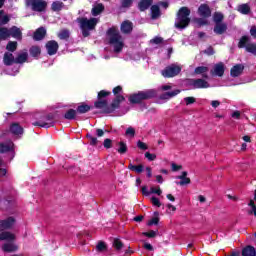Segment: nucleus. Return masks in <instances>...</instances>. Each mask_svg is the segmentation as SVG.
Listing matches in <instances>:
<instances>
[{
    "label": "nucleus",
    "mask_w": 256,
    "mask_h": 256,
    "mask_svg": "<svg viewBox=\"0 0 256 256\" xmlns=\"http://www.w3.org/2000/svg\"><path fill=\"white\" fill-rule=\"evenodd\" d=\"M213 19L216 22V25L221 24V22L223 21V15L219 12H216L213 16Z\"/></svg>",
    "instance_id": "46"
},
{
    "label": "nucleus",
    "mask_w": 256,
    "mask_h": 256,
    "mask_svg": "<svg viewBox=\"0 0 256 256\" xmlns=\"http://www.w3.org/2000/svg\"><path fill=\"white\" fill-rule=\"evenodd\" d=\"M10 132L16 136L23 135V128L18 123H14L10 126Z\"/></svg>",
    "instance_id": "19"
},
{
    "label": "nucleus",
    "mask_w": 256,
    "mask_h": 256,
    "mask_svg": "<svg viewBox=\"0 0 256 256\" xmlns=\"http://www.w3.org/2000/svg\"><path fill=\"white\" fill-rule=\"evenodd\" d=\"M122 101H125V98L123 96H117L112 103V108L117 109V107H119V103H121Z\"/></svg>",
    "instance_id": "37"
},
{
    "label": "nucleus",
    "mask_w": 256,
    "mask_h": 256,
    "mask_svg": "<svg viewBox=\"0 0 256 256\" xmlns=\"http://www.w3.org/2000/svg\"><path fill=\"white\" fill-rule=\"evenodd\" d=\"M171 169H172V171H181V169H183V166L172 163Z\"/></svg>",
    "instance_id": "58"
},
{
    "label": "nucleus",
    "mask_w": 256,
    "mask_h": 256,
    "mask_svg": "<svg viewBox=\"0 0 256 256\" xmlns=\"http://www.w3.org/2000/svg\"><path fill=\"white\" fill-rule=\"evenodd\" d=\"M137 147L140 148L142 151H147V149H149L147 147V144H145V142H141V140L137 142Z\"/></svg>",
    "instance_id": "52"
},
{
    "label": "nucleus",
    "mask_w": 256,
    "mask_h": 256,
    "mask_svg": "<svg viewBox=\"0 0 256 256\" xmlns=\"http://www.w3.org/2000/svg\"><path fill=\"white\" fill-rule=\"evenodd\" d=\"M225 73V64L222 62L214 65L213 69L211 70V75H214L215 77H223Z\"/></svg>",
    "instance_id": "11"
},
{
    "label": "nucleus",
    "mask_w": 256,
    "mask_h": 256,
    "mask_svg": "<svg viewBox=\"0 0 256 256\" xmlns=\"http://www.w3.org/2000/svg\"><path fill=\"white\" fill-rule=\"evenodd\" d=\"M103 11H105V6H103L101 3H98L93 5L91 13L93 17H97V15H101Z\"/></svg>",
    "instance_id": "18"
},
{
    "label": "nucleus",
    "mask_w": 256,
    "mask_h": 256,
    "mask_svg": "<svg viewBox=\"0 0 256 256\" xmlns=\"http://www.w3.org/2000/svg\"><path fill=\"white\" fill-rule=\"evenodd\" d=\"M59 39H69V30H62L58 34Z\"/></svg>",
    "instance_id": "49"
},
{
    "label": "nucleus",
    "mask_w": 256,
    "mask_h": 256,
    "mask_svg": "<svg viewBox=\"0 0 256 256\" xmlns=\"http://www.w3.org/2000/svg\"><path fill=\"white\" fill-rule=\"evenodd\" d=\"M153 0H141L138 4L140 11H145L151 7Z\"/></svg>",
    "instance_id": "22"
},
{
    "label": "nucleus",
    "mask_w": 256,
    "mask_h": 256,
    "mask_svg": "<svg viewBox=\"0 0 256 256\" xmlns=\"http://www.w3.org/2000/svg\"><path fill=\"white\" fill-rule=\"evenodd\" d=\"M145 157L146 159H148V161H155V159H157V155L146 152L145 153Z\"/></svg>",
    "instance_id": "54"
},
{
    "label": "nucleus",
    "mask_w": 256,
    "mask_h": 256,
    "mask_svg": "<svg viewBox=\"0 0 256 256\" xmlns=\"http://www.w3.org/2000/svg\"><path fill=\"white\" fill-rule=\"evenodd\" d=\"M26 7H31L32 11H37L39 13L47 9V2L44 0H25Z\"/></svg>",
    "instance_id": "7"
},
{
    "label": "nucleus",
    "mask_w": 256,
    "mask_h": 256,
    "mask_svg": "<svg viewBox=\"0 0 256 256\" xmlns=\"http://www.w3.org/2000/svg\"><path fill=\"white\" fill-rule=\"evenodd\" d=\"M13 142L0 143V153H9L10 159L15 157V152L13 151Z\"/></svg>",
    "instance_id": "9"
},
{
    "label": "nucleus",
    "mask_w": 256,
    "mask_h": 256,
    "mask_svg": "<svg viewBox=\"0 0 256 256\" xmlns=\"http://www.w3.org/2000/svg\"><path fill=\"white\" fill-rule=\"evenodd\" d=\"M151 17L152 19H159V17H161V10H159V6L153 5L151 7Z\"/></svg>",
    "instance_id": "24"
},
{
    "label": "nucleus",
    "mask_w": 256,
    "mask_h": 256,
    "mask_svg": "<svg viewBox=\"0 0 256 256\" xmlns=\"http://www.w3.org/2000/svg\"><path fill=\"white\" fill-rule=\"evenodd\" d=\"M30 55H32V57H39V55H41V48L39 46H32L30 48Z\"/></svg>",
    "instance_id": "30"
},
{
    "label": "nucleus",
    "mask_w": 256,
    "mask_h": 256,
    "mask_svg": "<svg viewBox=\"0 0 256 256\" xmlns=\"http://www.w3.org/2000/svg\"><path fill=\"white\" fill-rule=\"evenodd\" d=\"M27 57H29L27 52L20 53L16 58V63H25V61H27Z\"/></svg>",
    "instance_id": "32"
},
{
    "label": "nucleus",
    "mask_w": 256,
    "mask_h": 256,
    "mask_svg": "<svg viewBox=\"0 0 256 256\" xmlns=\"http://www.w3.org/2000/svg\"><path fill=\"white\" fill-rule=\"evenodd\" d=\"M7 51H16L17 50V42L10 41L6 46Z\"/></svg>",
    "instance_id": "42"
},
{
    "label": "nucleus",
    "mask_w": 256,
    "mask_h": 256,
    "mask_svg": "<svg viewBox=\"0 0 256 256\" xmlns=\"http://www.w3.org/2000/svg\"><path fill=\"white\" fill-rule=\"evenodd\" d=\"M219 105H221V102L219 100L211 101V106L213 107V109H217V107H219Z\"/></svg>",
    "instance_id": "64"
},
{
    "label": "nucleus",
    "mask_w": 256,
    "mask_h": 256,
    "mask_svg": "<svg viewBox=\"0 0 256 256\" xmlns=\"http://www.w3.org/2000/svg\"><path fill=\"white\" fill-rule=\"evenodd\" d=\"M231 117L233 118V119H241V112H239V111H234L232 114H231Z\"/></svg>",
    "instance_id": "60"
},
{
    "label": "nucleus",
    "mask_w": 256,
    "mask_h": 256,
    "mask_svg": "<svg viewBox=\"0 0 256 256\" xmlns=\"http://www.w3.org/2000/svg\"><path fill=\"white\" fill-rule=\"evenodd\" d=\"M190 85L193 87V89H209V87H211L209 82L203 79H193L190 81Z\"/></svg>",
    "instance_id": "10"
},
{
    "label": "nucleus",
    "mask_w": 256,
    "mask_h": 256,
    "mask_svg": "<svg viewBox=\"0 0 256 256\" xmlns=\"http://www.w3.org/2000/svg\"><path fill=\"white\" fill-rule=\"evenodd\" d=\"M132 3H133V0H122L123 7H131Z\"/></svg>",
    "instance_id": "62"
},
{
    "label": "nucleus",
    "mask_w": 256,
    "mask_h": 256,
    "mask_svg": "<svg viewBox=\"0 0 256 256\" xmlns=\"http://www.w3.org/2000/svg\"><path fill=\"white\" fill-rule=\"evenodd\" d=\"M248 205L250 207L249 215H254V217H256V205H255V202H253V200H250Z\"/></svg>",
    "instance_id": "39"
},
{
    "label": "nucleus",
    "mask_w": 256,
    "mask_h": 256,
    "mask_svg": "<svg viewBox=\"0 0 256 256\" xmlns=\"http://www.w3.org/2000/svg\"><path fill=\"white\" fill-rule=\"evenodd\" d=\"M108 39L114 53H121V51H123L125 42L123 41V37L117 28H110L108 30Z\"/></svg>",
    "instance_id": "2"
},
{
    "label": "nucleus",
    "mask_w": 256,
    "mask_h": 256,
    "mask_svg": "<svg viewBox=\"0 0 256 256\" xmlns=\"http://www.w3.org/2000/svg\"><path fill=\"white\" fill-rule=\"evenodd\" d=\"M155 95H157L155 90L141 91L130 95L129 101L130 103H141V101H145V99H151L152 97H155Z\"/></svg>",
    "instance_id": "5"
},
{
    "label": "nucleus",
    "mask_w": 256,
    "mask_h": 256,
    "mask_svg": "<svg viewBox=\"0 0 256 256\" xmlns=\"http://www.w3.org/2000/svg\"><path fill=\"white\" fill-rule=\"evenodd\" d=\"M195 101H196L195 97L184 98V102L186 105H193V103H195Z\"/></svg>",
    "instance_id": "53"
},
{
    "label": "nucleus",
    "mask_w": 256,
    "mask_h": 256,
    "mask_svg": "<svg viewBox=\"0 0 256 256\" xmlns=\"http://www.w3.org/2000/svg\"><path fill=\"white\" fill-rule=\"evenodd\" d=\"M190 15L191 10H189V8H180L174 24L176 29H185L186 27H188L189 23H191V18H189Z\"/></svg>",
    "instance_id": "4"
},
{
    "label": "nucleus",
    "mask_w": 256,
    "mask_h": 256,
    "mask_svg": "<svg viewBox=\"0 0 256 256\" xmlns=\"http://www.w3.org/2000/svg\"><path fill=\"white\" fill-rule=\"evenodd\" d=\"M242 255L243 256H255L256 255V250L252 246H247L246 248L243 249Z\"/></svg>",
    "instance_id": "25"
},
{
    "label": "nucleus",
    "mask_w": 256,
    "mask_h": 256,
    "mask_svg": "<svg viewBox=\"0 0 256 256\" xmlns=\"http://www.w3.org/2000/svg\"><path fill=\"white\" fill-rule=\"evenodd\" d=\"M179 93H181V90L179 89L173 90L172 92H168L164 94L162 96V99H171L172 97H176V95H179Z\"/></svg>",
    "instance_id": "29"
},
{
    "label": "nucleus",
    "mask_w": 256,
    "mask_h": 256,
    "mask_svg": "<svg viewBox=\"0 0 256 256\" xmlns=\"http://www.w3.org/2000/svg\"><path fill=\"white\" fill-rule=\"evenodd\" d=\"M166 207H167L166 213L168 215H174L175 211H177V207L173 206L172 204H167Z\"/></svg>",
    "instance_id": "45"
},
{
    "label": "nucleus",
    "mask_w": 256,
    "mask_h": 256,
    "mask_svg": "<svg viewBox=\"0 0 256 256\" xmlns=\"http://www.w3.org/2000/svg\"><path fill=\"white\" fill-rule=\"evenodd\" d=\"M90 109H91V107H89V105L82 104V105L78 106L77 111H78V113H87V111H89Z\"/></svg>",
    "instance_id": "43"
},
{
    "label": "nucleus",
    "mask_w": 256,
    "mask_h": 256,
    "mask_svg": "<svg viewBox=\"0 0 256 256\" xmlns=\"http://www.w3.org/2000/svg\"><path fill=\"white\" fill-rule=\"evenodd\" d=\"M238 47L240 49L245 48L248 53L256 55V44L251 43L249 36H243L238 43Z\"/></svg>",
    "instance_id": "6"
},
{
    "label": "nucleus",
    "mask_w": 256,
    "mask_h": 256,
    "mask_svg": "<svg viewBox=\"0 0 256 256\" xmlns=\"http://www.w3.org/2000/svg\"><path fill=\"white\" fill-rule=\"evenodd\" d=\"M9 21V15H6L3 11H0V25H7Z\"/></svg>",
    "instance_id": "31"
},
{
    "label": "nucleus",
    "mask_w": 256,
    "mask_h": 256,
    "mask_svg": "<svg viewBox=\"0 0 256 256\" xmlns=\"http://www.w3.org/2000/svg\"><path fill=\"white\" fill-rule=\"evenodd\" d=\"M207 71H209L208 67L205 66H199L194 70V73L196 75H203L204 73H207Z\"/></svg>",
    "instance_id": "34"
},
{
    "label": "nucleus",
    "mask_w": 256,
    "mask_h": 256,
    "mask_svg": "<svg viewBox=\"0 0 256 256\" xmlns=\"http://www.w3.org/2000/svg\"><path fill=\"white\" fill-rule=\"evenodd\" d=\"M88 139H90L91 145H97V138L87 134Z\"/></svg>",
    "instance_id": "61"
},
{
    "label": "nucleus",
    "mask_w": 256,
    "mask_h": 256,
    "mask_svg": "<svg viewBox=\"0 0 256 256\" xmlns=\"http://www.w3.org/2000/svg\"><path fill=\"white\" fill-rule=\"evenodd\" d=\"M33 125H34L35 127H45V128H48V127H49V124H48V123H45V122H42V121L34 122Z\"/></svg>",
    "instance_id": "55"
},
{
    "label": "nucleus",
    "mask_w": 256,
    "mask_h": 256,
    "mask_svg": "<svg viewBox=\"0 0 256 256\" xmlns=\"http://www.w3.org/2000/svg\"><path fill=\"white\" fill-rule=\"evenodd\" d=\"M161 73L166 78L176 77V75H179V73H181V66L177 64H172L162 70Z\"/></svg>",
    "instance_id": "8"
},
{
    "label": "nucleus",
    "mask_w": 256,
    "mask_h": 256,
    "mask_svg": "<svg viewBox=\"0 0 256 256\" xmlns=\"http://www.w3.org/2000/svg\"><path fill=\"white\" fill-rule=\"evenodd\" d=\"M107 95H111V92H107L105 90H102L98 93V99H101L102 97H107Z\"/></svg>",
    "instance_id": "59"
},
{
    "label": "nucleus",
    "mask_w": 256,
    "mask_h": 256,
    "mask_svg": "<svg viewBox=\"0 0 256 256\" xmlns=\"http://www.w3.org/2000/svg\"><path fill=\"white\" fill-rule=\"evenodd\" d=\"M7 175V169L5 168V162L0 158V177H5Z\"/></svg>",
    "instance_id": "35"
},
{
    "label": "nucleus",
    "mask_w": 256,
    "mask_h": 256,
    "mask_svg": "<svg viewBox=\"0 0 256 256\" xmlns=\"http://www.w3.org/2000/svg\"><path fill=\"white\" fill-rule=\"evenodd\" d=\"M106 249L107 245L105 244V242H98L96 246V251H98V253H103V251H106Z\"/></svg>",
    "instance_id": "40"
},
{
    "label": "nucleus",
    "mask_w": 256,
    "mask_h": 256,
    "mask_svg": "<svg viewBox=\"0 0 256 256\" xmlns=\"http://www.w3.org/2000/svg\"><path fill=\"white\" fill-rule=\"evenodd\" d=\"M120 30L124 34L131 33V31H133V23L129 20L122 22V24L120 26Z\"/></svg>",
    "instance_id": "16"
},
{
    "label": "nucleus",
    "mask_w": 256,
    "mask_h": 256,
    "mask_svg": "<svg viewBox=\"0 0 256 256\" xmlns=\"http://www.w3.org/2000/svg\"><path fill=\"white\" fill-rule=\"evenodd\" d=\"M106 107H107V101L105 100H99L98 102L95 103L96 109H105Z\"/></svg>",
    "instance_id": "44"
},
{
    "label": "nucleus",
    "mask_w": 256,
    "mask_h": 256,
    "mask_svg": "<svg viewBox=\"0 0 256 256\" xmlns=\"http://www.w3.org/2000/svg\"><path fill=\"white\" fill-rule=\"evenodd\" d=\"M189 183H191V179L187 178V176L182 179V181L177 182V185H189Z\"/></svg>",
    "instance_id": "57"
},
{
    "label": "nucleus",
    "mask_w": 256,
    "mask_h": 256,
    "mask_svg": "<svg viewBox=\"0 0 256 256\" xmlns=\"http://www.w3.org/2000/svg\"><path fill=\"white\" fill-rule=\"evenodd\" d=\"M198 15L203 17V19L211 17V8H209V5L201 4L198 8Z\"/></svg>",
    "instance_id": "12"
},
{
    "label": "nucleus",
    "mask_w": 256,
    "mask_h": 256,
    "mask_svg": "<svg viewBox=\"0 0 256 256\" xmlns=\"http://www.w3.org/2000/svg\"><path fill=\"white\" fill-rule=\"evenodd\" d=\"M63 7H64L63 2L56 1V2H53L52 4L53 11H61Z\"/></svg>",
    "instance_id": "38"
},
{
    "label": "nucleus",
    "mask_w": 256,
    "mask_h": 256,
    "mask_svg": "<svg viewBox=\"0 0 256 256\" xmlns=\"http://www.w3.org/2000/svg\"><path fill=\"white\" fill-rule=\"evenodd\" d=\"M151 194H155V195L161 196V195L163 194V191L161 190L160 187H157V188L151 187V188H150V195H151Z\"/></svg>",
    "instance_id": "48"
},
{
    "label": "nucleus",
    "mask_w": 256,
    "mask_h": 256,
    "mask_svg": "<svg viewBox=\"0 0 256 256\" xmlns=\"http://www.w3.org/2000/svg\"><path fill=\"white\" fill-rule=\"evenodd\" d=\"M111 139H109V138H107V139H105L104 140V147L106 148V149H111Z\"/></svg>",
    "instance_id": "63"
},
{
    "label": "nucleus",
    "mask_w": 256,
    "mask_h": 256,
    "mask_svg": "<svg viewBox=\"0 0 256 256\" xmlns=\"http://www.w3.org/2000/svg\"><path fill=\"white\" fill-rule=\"evenodd\" d=\"M75 115H77V112L73 109H70L66 112V114L64 115L65 119H75Z\"/></svg>",
    "instance_id": "36"
},
{
    "label": "nucleus",
    "mask_w": 256,
    "mask_h": 256,
    "mask_svg": "<svg viewBox=\"0 0 256 256\" xmlns=\"http://www.w3.org/2000/svg\"><path fill=\"white\" fill-rule=\"evenodd\" d=\"M46 33H47V30H45V28L37 29L36 32L34 33L35 41H41V39L45 37Z\"/></svg>",
    "instance_id": "21"
},
{
    "label": "nucleus",
    "mask_w": 256,
    "mask_h": 256,
    "mask_svg": "<svg viewBox=\"0 0 256 256\" xmlns=\"http://www.w3.org/2000/svg\"><path fill=\"white\" fill-rule=\"evenodd\" d=\"M6 39H9V29L0 27V40L5 41Z\"/></svg>",
    "instance_id": "27"
},
{
    "label": "nucleus",
    "mask_w": 256,
    "mask_h": 256,
    "mask_svg": "<svg viewBox=\"0 0 256 256\" xmlns=\"http://www.w3.org/2000/svg\"><path fill=\"white\" fill-rule=\"evenodd\" d=\"M119 148L117 149L118 153H120V155H124V153H127V144H125L124 142H119L118 143Z\"/></svg>",
    "instance_id": "33"
},
{
    "label": "nucleus",
    "mask_w": 256,
    "mask_h": 256,
    "mask_svg": "<svg viewBox=\"0 0 256 256\" xmlns=\"http://www.w3.org/2000/svg\"><path fill=\"white\" fill-rule=\"evenodd\" d=\"M159 224V216L153 217L149 222L148 225L151 227V225H158Z\"/></svg>",
    "instance_id": "56"
},
{
    "label": "nucleus",
    "mask_w": 256,
    "mask_h": 256,
    "mask_svg": "<svg viewBox=\"0 0 256 256\" xmlns=\"http://www.w3.org/2000/svg\"><path fill=\"white\" fill-rule=\"evenodd\" d=\"M99 18L96 17H79L76 22L78 23L83 37H89L91 35V31H95L97 24L99 23Z\"/></svg>",
    "instance_id": "1"
},
{
    "label": "nucleus",
    "mask_w": 256,
    "mask_h": 256,
    "mask_svg": "<svg viewBox=\"0 0 256 256\" xmlns=\"http://www.w3.org/2000/svg\"><path fill=\"white\" fill-rule=\"evenodd\" d=\"M238 11L242 15H249V13H251V7L249 4H241L238 6Z\"/></svg>",
    "instance_id": "23"
},
{
    "label": "nucleus",
    "mask_w": 256,
    "mask_h": 256,
    "mask_svg": "<svg viewBox=\"0 0 256 256\" xmlns=\"http://www.w3.org/2000/svg\"><path fill=\"white\" fill-rule=\"evenodd\" d=\"M4 65H13L16 63V59L11 52H6L3 58Z\"/></svg>",
    "instance_id": "20"
},
{
    "label": "nucleus",
    "mask_w": 256,
    "mask_h": 256,
    "mask_svg": "<svg viewBox=\"0 0 256 256\" xmlns=\"http://www.w3.org/2000/svg\"><path fill=\"white\" fill-rule=\"evenodd\" d=\"M9 31V37H13L14 39H17L18 41H21L22 39V33H21V29H19L17 26H13L10 29H8Z\"/></svg>",
    "instance_id": "14"
},
{
    "label": "nucleus",
    "mask_w": 256,
    "mask_h": 256,
    "mask_svg": "<svg viewBox=\"0 0 256 256\" xmlns=\"http://www.w3.org/2000/svg\"><path fill=\"white\" fill-rule=\"evenodd\" d=\"M126 137H129L130 139H133L135 137V128L128 127L125 132Z\"/></svg>",
    "instance_id": "41"
},
{
    "label": "nucleus",
    "mask_w": 256,
    "mask_h": 256,
    "mask_svg": "<svg viewBox=\"0 0 256 256\" xmlns=\"http://www.w3.org/2000/svg\"><path fill=\"white\" fill-rule=\"evenodd\" d=\"M15 225V218L9 217L0 221V241H15V234L7 232L6 229H11Z\"/></svg>",
    "instance_id": "3"
},
{
    "label": "nucleus",
    "mask_w": 256,
    "mask_h": 256,
    "mask_svg": "<svg viewBox=\"0 0 256 256\" xmlns=\"http://www.w3.org/2000/svg\"><path fill=\"white\" fill-rule=\"evenodd\" d=\"M150 201L154 207H161V201L159 200V198L152 196L150 198Z\"/></svg>",
    "instance_id": "47"
},
{
    "label": "nucleus",
    "mask_w": 256,
    "mask_h": 256,
    "mask_svg": "<svg viewBox=\"0 0 256 256\" xmlns=\"http://www.w3.org/2000/svg\"><path fill=\"white\" fill-rule=\"evenodd\" d=\"M17 249H19V247L13 241L6 242L2 246V251H4V253H14Z\"/></svg>",
    "instance_id": "13"
},
{
    "label": "nucleus",
    "mask_w": 256,
    "mask_h": 256,
    "mask_svg": "<svg viewBox=\"0 0 256 256\" xmlns=\"http://www.w3.org/2000/svg\"><path fill=\"white\" fill-rule=\"evenodd\" d=\"M227 31V25L225 24H216L214 28V32L217 33V35H223V33Z\"/></svg>",
    "instance_id": "26"
},
{
    "label": "nucleus",
    "mask_w": 256,
    "mask_h": 256,
    "mask_svg": "<svg viewBox=\"0 0 256 256\" xmlns=\"http://www.w3.org/2000/svg\"><path fill=\"white\" fill-rule=\"evenodd\" d=\"M113 245L117 251H120V249H123V242L119 239H114Z\"/></svg>",
    "instance_id": "50"
},
{
    "label": "nucleus",
    "mask_w": 256,
    "mask_h": 256,
    "mask_svg": "<svg viewBox=\"0 0 256 256\" xmlns=\"http://www.w3.org/2000/svg\"><path fill=\"white\" fill-rule=\"evenodd\" d=\"M243 69H245V66L243 64H237L233 66L230 70L231 77H239L243 73Z\"/></svg>",
    "instance_id": "15"
},
{
    "label": "nucleus",
    "mask_w": 256,
    "mask_h": 256,
    "mask_svg": "<svg viewBox=\"0 0 256 256\" xmlns=\"http://www.w3.org/2000/svg\"><path fill=\"white\" fill-rule=\"evenodd\" d=\"M145 237H149V239H153V237H157V232L151 230L150 232H144L142 233Z\"/></svg>",
    "instance_id": "51"
},
{
    "label": "nucleus",
    "mask_w": 256,
    "mask_h": 256,
    "mask_svg": "<svg viewBox=\"0 0 256 256\" xmlns=\"http://www.w3.org/2000/svg\"><path fill=\"white\" fill-rule=\"evenodd\" d=\"M46 49L48 54L55 55L57 53V49H59V44L56 41H50L46 44Z\"/></svg>",
    "instance_id": "17"
},
{
    "label": "nucleus",
    "mask_w": 256,
    "mask_h": 256,
    "mask_svg": "<svg viewBox=\"0 0 256 256\" xmlns=\"http://www.w3.org/2000/svg\"><path fill=\"white\" fill-rule=\"evenodd\" d=\"M128 169H130V171H134L135 173H141L145 169V167L142 164H140L138 166L129 164Z\"/></svg>",
    "instance_id": "28"
}]
</instances>
